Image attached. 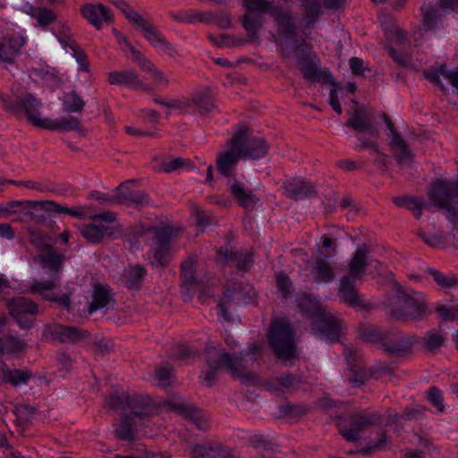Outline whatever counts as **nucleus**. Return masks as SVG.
<instances>
[{
    "label": "nucleus",
    "instance_id": "obj_16",
    "mask_svg": "<svg viewBox=\"0 0 458 458\" xmlns=\"http://www.w3.org/2000/svg\"><path fill=\"white\" fill-rule=\"evenodd\" d=\"M381 421L379 412H360L351 415L346 425L341 427V434L345 440L354 442L360 438V433L369 425L377 424Z\"/></svg>",
    "mask_w": 458,
    "mask_h": 458
},
{
    "label": "nucleus",
    "instance_id": "obj_19",
    "mask_svg": "<svg viewBox=\"0 0 458 458\" xmlns=\"http://www.w3.org/2000/svg\"><path fill=\"white\" fill-rule=\"evenodd\" d=\"M349 118L345 125L354 131L365 132L371 140L378 138V131L367 110L363 107H355L348 111Z\"/></svg>",
    "mask_w": 458,
    "mask_h": 458
},
{
    "label": "nucleus",
    "instance_id": "obj_61",
    "mask_svg": "<svg viewBox=\"0 0 458 458\" xmlns=\"http://www.w3.org/2000/svg\"><path fill=\"white\" fill-rule=\"evenodd\" d=\"M387 443V437L384 430L378 433V439L376 444H368L366 446L358 451L359 454L369 455L375 450H382Z\"/></svg>",
    "mask_w": 458,
    "mask_h": 458
},
{
    "label": "nucleus",
    "instance_id": "obj_37",
    "mask_svg": "<svg viewBox=\"0 0 458 458\" xmlns=\"http://www.w3.org/2000/svg\"><path fill=\"white\" fill-rule=\"evenodd\" d=\"M314 279L318 284H327L334 280L335 276V270L333 265L327 259H318L311 270Z\"/></svg>",
    "mask_w": 458,
    "mask_h": 458
},
{
    "label": "nucleus",
    "instance_id": "obj_50",
    "mask_svg": "<svg viewBox=\"0 0 458 458\" xmlns=\"http://www.w3.org/2000/svg\"><path fill=\"white\" fill-rule=\"evenodd\" d=\"M63 105L67 113H81L86 104L76 91H71L64 94Z\"/></svg>",
    "mask_w": 458,
    "mask_h": 458
},
{
    "label": "nucleus",
    "instance_id": "obj_49",
    "mask_svg": "<svg viewBox=\"0 0 458 458\" xmlns=\"http://www.w3.org/2000/svg\"><path fill=\"white\" fill-rule=\"evenodd\" d=\"M305 10V20L308 28H312L321 14L320 0H301Z\"/></svg>",
    "mask_w": 458,
    "mask_h": 458
},
{
    "label": "nucleus",
    "instance_id": "obj_38",
    "mask_svg": "<svg viewBox=\"0 0 458 458\" xmlns=\"http://www.w3.org/2000/svg\"><path fill=\"white\" fill-rule=\"evenodd\" d=\"M298 306L301 312L306 314L308 318L311 319V323L314 322L327 309L322 306L318 300L307 294L302 295L299 299Z\"/></svg>",
    "mask_w": 458,
    "mask_h": 458
},
{
    "label": "nucleus",
    "instance_id": "obj_11",
    "mask_svg": "<svg viewBox=\"0 0 458 458\" xmlns=\"http://www.w3.org/2000/svg\"><path fill=\"white\" fill-rule=\"evenodd\" d=\"M388 306L390 315L398 320L420 318L425 312L424 303L400 287Z\"/></svg>",
    "mask_w": 458,
    "mask_h": 458
},
{
    "label": "nucleus",
    "instance_id": "obj_25",
    "mask_svg": "<svg viewBox=\"0 0 458 458\" xmlns=\"http://www.w3.org/2000/svg\"><path fill=\"white\" fill-rule=\"evenodd\" d=\"M81 11L82 16L98 30L104 22L109 23L113 21L112 12L102 4H88L83 5Z\"/></svg>",
    "mask_w": 458,
    "mask_h": 458
},
{
    "label": "nucleus",
    "instance_id": "obj_52",
    "mask_svg": "<svg viewBox=\"0 0 458 458\" xmlns=\"http://www.w3.org/2000/svg\"><path fill=\"white\" fill-rule=\"evenodd\" d=\"M242 6L246 12L260 14L267 13L271 14V11L276 8L268 0H242Z\"/></svg>",
    "mask_w": 458,
    "mask_h": 458
},
{
    "label": "nucleus",
    "instance_id": "obj_55",
    "mask_svg": "<svg viewBox=\"0 0 458 458\" xmlns=\"http://www.w3.org/2000/svg\"><path fill=\"white\" fill-rule=\"evenodd\" d=\"M58 41L64 48L77 47L78 44L73 39L70 28L64 24H60L58 30L55 32Z\"/></svg>",
    "mask_w": 458,
    "mask_h": 458
},
{
    "label": "nucleus",
    "instance_id": "obj_1",
    "mask_svg": "<svg viewBox=\"0 0 458 458\" xmlns=\"http://www.w3.org/2000/svg\"><path fill=\"white\" fill-rule=\"evenodd\" d=\"M64 259V256L55 248L36 255L33 261L50 276V279L34 280L30 288L31 293H38L45 301L55 302L58 307L69 311L72 308V291L61 295L55 292L60 283Z\"/></svg>",
    "mask_w": 458,
    "mask_h": 458
},
{
    "label": "nucleus",
    "instance_id": "obj_2",
    "mask_svg": "<svg viewBox=\"0 0 458 458\" xmlns=\"http://www.w3.org/2000/svg\"><path fill=\"white\" fill-rule=\"evenodd\" d=\"M179 231L171 225L142 227L140 236L149 247L148 255L152 266L166 267L171 260V247Z\"/></svg>",
    "mask_w": 458,
    "mask_h": 458
},
{
    "label": "nucleus",
    "instance_id": "obj_56",
    "mask_svg": "<svg viewBox=\"0 0 458 458\" xmlns=\"http://www.w3.org/2000/svg\"><path fill=\"white\" fill-rule=\"evenodd\" d=\"M428 274L433 277L434 281L442 288H453L458 284V279L454 276H445L441 272L428 268Z\"/></svg>",
    "mask_w": 458,
    "mask_h": 458
},
{
    "label": "nucleus",
    "instance_id": "obj_44",
    "mask_svg": "<svg viewBox=\"0 0 458 458\" xmlns=\"http://www.w3.org/2000/svg\"><path fill=\"white\" fill-rule=\"evenodd\" d=\"M42 128L51 131L59 129L78 131L81 129V123L78 118L73 116L62 117L59 120L46 118V123L42 124Z\"/></svg>",
    "mask_w": 458,
    "mask_h": 458
},
{
    "label": "nucleus",
    "instance_id": "obj_33",
    "mask_svg": "<svg viewBox=\"0 0 458 458\" xmlns=\"http://www.w3.org/2000/svg\"><path fill=\"white\" fill-rule=\"evenodd\" d=\"M147 269L140 264L126 267L121 276L123 285L130 290H139L142 284Z\"/></svg>",
    "mask_w": 458,
    "mask_h": 458
},
{
    "label": "nucleus",
    "instance_id": "obj_36",
    "mask_svg": "<svg viewBox=\"0 0 458 458\" xmlns=\"http://www.w3.org/2000/svg\"><path fill=\"white\" fill-rule=\"evenodd\" d=\"M301 383V377L290 373H284L268 381L266 384V387L269 392L279 394L284 389L294 388Z\"/></svg>",
    "mask_w": 458,
    "mask_h": 458
},
{
    "label": "nucleus",
    "instance_id": "obj_41",
    "mask_svg": "<svg viewBox=\"0 0 458 458\" xmlns=\"http://www.w3.org/2000/svg\"><path fill=\"white\" fill-rule=\"evenodd\" d=\"M27 344L13 335H5L0 338V356L4 354L13 355L23 352Z\"/></svg>",
    "mask_w": 458,
    "mask_h": 458
},
{
    "label": "nucleus",
    "instance_id": "obj_57",
    "mask_svg": "<svg viewBox=\"0 0 458 458\" xmlns=\"http://www.w3.org/2000/svg\"><path fill=\"white\" fill-rule=\"evenodd\" d=\"M38 25L43 29L53 23L56 19V14L49 8L42 7L39 11H36L35 14H32Z\"/></svg>",
    "mask_w": 458,
    "mask_h": 458
},
{
    "label": "nucleus",
    "instance_id": "obj_46",
    "mask_svg": "<svg viewBox=\"0 0 458 458\" xmlns=\"http://www.w3.org/2000/svg\"><path fill=\"white\" fill-rule=\"evenodd\" d=\"M29 241L38 250L47 251L49 249L54 248L53 241L44 232L37 228L29 229Z\"/></svg>",
    "mask_w": 458,
    "mask_h": 458
},
{
    "label": "nucleus",
    "instance_id": "obj_40",
    "mask_svg": "<svg viewBox=\"0 0 458 458\" xmlns=\"http://www.w3.org/2000/svg\"><path fill=\"white\" fill-rule=\"evenodd\" d=\"M197 262V255H190L181 263V278L182 281V287H187L196 283L195 269Z\"/></svg>",
    "mask_w": 458,
    "mask_h": 458
},
{
    "label": "nucleus",
    "instance_id": "obj_5",
    "mask_svg": "<svg viewBox=\"0 0 458 458\" xmlns=\"http://www.w3.org/2000/svg\"><path fill=\"white\" fill-rule=\"evenodd\" d=\"M0 106L5 111L15 114L25 113L31 123L38 127L42 128V124L46 123V118L42 119L39 116L38 109L41 101L31 93L25 92L21 95L13 94L11 96L0 93Z\"/></svg>",
    "mask_w": 458,
    "mask_h": 458
},
{
    "label": "nucleus",
    "instance_id": "obj_63",
    "mask_svg": "<svg viewBox=\"0 0 458 458\" xmlns=\"http://www.w3.org/2000/svg\"><path fill=\"white\" fill-rule=\"evenodd\" d=\"M387 51L389 55L399 66L404 68H410L413 66L411 58L409 55L398 53L393 47H388Z\"/></svg>",
    "mask_w": 458,
    "mask_h": 458
},
{
    "label": "nucleus",
    "instance_id": "obj_30",
    "mask_svg": "<svg viewBox=\"0 0 458 458\" xmlns=\"http://www.w3.org/2000/svg\"><path fill=\"white\" fill-rule=\"evenodd\" d=\"M114 302L110 287L101 284H95L93 286L92 301L89 303L88 312L92 314L98 310L108 308Z\"/></svg>",
    "mask_w": 458,
    "mask_h": 458
},
{
    "label": "nucleus",
    "instance_id": "obj_43",
    "mask_svg": "<svg viewBox=\"0 0 458 458\" xmlns=\"http://www.w3.org/2000/svg\"><path fill=\"white\" fill-rule=\"evenodd\" d=\"M130 183V182H125L120 184L117 187L116 191H118V199L117 203L130 204L134 203L137 205H142L148 202V198L144 191H135V192H123V189L126 185Z\"/></svg>",
    "mask_w": 458,
    "mask_h": 458
},
{
    "label": "nucleus",
    "instance_id": "obj_58",
    "mask_svg": "<svg viewBox=\"0 0 458 458\" xmlns=\"http://www.w3.org/2000/svg\"><path fill=\"white\" fill-rule=\"evenodd\" d=\"M428 402L437 408L438 412H444L445 404L442 392L436 386H431L428 389Z\"/></svg>",
    "mask_w": 458,
    "mask_h": 458
},
{
    "label": "nucleus",
    "instance_id": "obj_48",
    "mask_svg": "<svg viewBox=\"0 0 458 458\" xmlns=\"http://www.w3.org/2000/svg\"><path fill=\"white\" fill-rule=\"evenodd\" d=\"M191 102L200 114H208L216 110L214 100L208 93H199L192 97Z\"/></svg>",
    "mask_w": 458,
    "mask_h": 458
},
{
    "label": "nucleus",
    "instance_id": "obj_45",
    "mask_svg": "<svg viewBox=\"0 0 458 458\" xmlns=\"http://www.w3.org/2000/svg\"><path fill=\"white\" fill-rule=\"evenodd\" d=\"M391 145L394 148V155L395 159L400 164H409L412 160V155L409 149L405 140L401 135L394 136V139L391 141Z\"/></svg>",
    "mask_w": 458,
    "mask_h": 458
},
{
    "label": "nucleus",
    "instance_id": "obj_60",
    "mask_svg": "<svg viewBox=\"0 0 458 458\" xmlns=\"http://www.w3.org/2000/svg\"><path fill=\"white\" fill-rule=\"evenodd\" d=\"M445 72V64L440 65L438 68H436L431 71H423V76L425 79L428 80L435 86L444 89V85L441 82L440 76L444 77V73Z\"/></svg>",
    "mask_w": 458,
    "mask_h": 458
},
{
    "label": "nucleus",
    "instance_id": "obj_51",
    "mask_svg": "<svg viewBox=\"0 0 458 458\" xmlns=\"http://www.w3.org/2000/svg\"><path fill=\"white\" fill-rule=\"evenodd\" d=\"M445 340V335L437 329L428 331L423 337L426 349L431 352H436L444 344Z\"/></svg>",
    "mask_w": 458,
    "mask_h": 458
},
{
    "label": "nucleus",
    "instance_id": "obj_13",
    "mask_svg": "<svg viewBox=\"0 0 458 458\" xmlns=\"http://www.w3.org/2000/svg\"><path fill=\"white\" fill-rule=\"evenodd\" d=\"M129 22L137 29H140L143 37L153 47L161 50L171 57L177 55L176 49L167 41L158 29L152 22L145 20L139 13H136Z\"/></svg>",
    "mask_w": 458,
    "mask_h": 458
},
{
    "label": "nucleus",
    "instance_id": "obj_6",
    "mask_svg": "<svg viewBox=\"0 0 458 458\" xmlns=\"http://www.w3.org/2000/svg\"><path fill=\"white\" fill-rule=\"evenodd\" d=\"M344 354L348 364V379L355 386L363 385L370 377L378 378L391 372L383 363L367 369L360 352L354 347H345Z\"/></svg>",
    "mask_w": 458,
    "mask_h": 458
},
{
    "label": "nucleus",
    "instance_id": "obj_32",
    "mask_svg": "<svg viewBox=\"0 0 458 458\" xmlns=\"http://www.w3.org/2000/svg\"><path fill=\"white\" fill-rule=\"evenodd\" d=\"M169 17L174 21L181 23L208 24L211 19V15L207 12L198 11L195 9H182L179 11H173L168 13Z\"/></svg>",
    "mask_w": 458,
    "mask_h": 458
},
{
    "label": "nucleus",
    "instance_id": "obj_10",
    "mask_svg": "<svg viewBox=\"0 0 458 458\" xmlns=\"http://www.w3.org/2000/svg\"><path fill=\"white\" fill-rule=\"evenodd\" d=\"M430 201L440 208L446 209V218L458 217V209L452 206L458 203V180L447 182L437 180L433 182L428 192Z\"/></svg>",
    "mask_w": 458,
    "mask_h": 458
},
{
    "label": "nucleus",
    "instance_id": "obj_28",
    "mask_svg": "<svg viewBox=\"0 0 458 458\" xmlns=\"http://www.w3.org/2000/svg\"><path fill=\"white\" fill-rule=\"evenodd\" d=\"M191 458H236L230 453L224 452L220 443L207 441L196 444L190 452Z\"/></svg>",
    "mask_w": 458,
    "mask_h": 458
},
{
    "label": "nucleus",
    "instance_id": "obj_8",
    "mask_svg": "<svg viewBox=\"0 0 458 458\" xmlns=\"http://www.w3.org/2000/svg\"><path fill=\"white\" fill-rule=\"evenodd\" d=\"M26 203L30 208L38 207L45 211L66 214L78 219H102L106 224H113L116 220L115 213L109 210L98 214L94 213L92 205L79 206L70 208L53 200H29Z\"/></svg>",
    "mask_w": 458,
    "mask_h": 458
},
{
    "label": "nucleus",
    "instance_id": "obj_4",
    "mask_svg": "<svg viewBox=\"0 0 458 458\" xmlns=\"http://www.w3.org/2000/svg\"><path fill=\"white\" fill-rule=\"evenodd\" d=\"M267 340L276 357L285 365H290L292 360L299 358L293 329L285 318H279L272 321Z\"/></svg>",
    "mask_w": 458,
    "mask_h": 458
},
{
    "label": "nucleus",
    "instance_id": "obj_64",
    "mask_svg": "<svg viewBox=\"0 0 458 458\" xmlns=\"http://www.w3.org/2000/svg\"><path fill=\"white\" fill-rule=\"evenodd\" d=\"M301 71L302 72L303 77L308 81H314L321 80L322 72L318 69V67L314 64L310 62L304 64L301 66Z\"/></svg>",
    "mask_w": 458,
    "mask_h": 458
},
{
    "label": "nucleus",
    "instance_id": "obj_35",
    "mask_svg": "<svg viewBox=\"0 0 458 458\" xmlns=\"http://www.w3.org/2000/svg\"><path fill=\"white\" fill-rule=\"evenodd\" d=\"M369 250L367 247L358 249L348 265L351 278L360 279L365 274V268L369 265L367 259Z\"/></svg>",
    "mask_w": 458,
    "mask_h": 458
},
{
    "label": "nucleus",
    "instance_id": "obj_53",
    "mask_svg": "<svg viewBox=\"0 0 458 458\" xmlns=\"http://www.w3.org/2000/svg\"><path fill=\"white\" fill-rule=\"evenodd\" d=\"M225 258L228 261L233 262L236 267L242 271H248L253 263L252 256L250 253L231 251L226 253Z\"/></svg>",
    "mask_w": 458,
    "mask_h": 458
},
{
    "label": "nucleus",
    "instance_id": "obj_18",
    "mask_svg": "<svg viewBox=\"0 0 458 458\" xmlns=\"http://www.w3.org/2000/svg\"><path fill=\"white\" fill-rule=\"evenodd\" d=\"M417 342L415 335L392 330L385 335L384 350L392 355L403 356L412 350Z\"/></svg>",
    "mask_w": 458,
    "mask_h": 458
},
{
    "label": "nucleus",
    "instance_id": "obj_42",
    "mask_svg": "<svg viewBox=\"0 0 458 458\" xmlns=\"http://www.w3.org/2000/svg\"><path fill=\"white\" fill-rule=\"evenodd\" d=\"M358 143L355 145L356 149H370L374 155V162L382 167H386V156L378 149L377 140H367L363 136H358Z\"/></svg>",
    "mask_w": 458,
    "mask_h": 458
},
{
    "label": "nucleus",
    "instance_id": "obj_59",
    "mask_svg": "<svg viewBox=\"0 0 458 458\" xmlns=\"http://www.w3.org/2000/svg\"><path fill=\"white\" fill-rule=\"evenodd\" d=\"M423 14V25L428 29L435 26L437 20V11L430 4H424L420 8Z\"/></svg>",
    "mask_w": 458,
    "mask_h": 458
},
{
    "label": "nucleus",
    "instance_id": "obj_62",
    "mask_svg": "<svg viewBox=\"0 0 458 458\" xmlns=\"http://www.w3.org/2000/svg\"><path fill=\"white\" fill-rule=\"evenodd\" d=\"M251 446L259 451H273L275 445L263 435H255L250 438Z\"/></svg>",
    "mask_w": 458,
    "mask_h": 458
},
{
    "label": "nucleus",
    "instance_id": "obj_29",
    "mask_svg": "<svg viewBox=\"0 0 458 458\" xmlns=\"http://www.w3.org/2000/svg\"><path fill=\"white\" fill-rule=\"evenodd\" d=\"M356 280L344 276L340 281L338 295L342 302L351 307H363L364 303L355 288Z\"/></svg>",
    "mask_w": 458,
    "mask_h": 458
},
{
    "label": "nucleus",
    "instance_id": "obj_9",
    "mask_svg": "<svg viewBox=\"0 0 458 458\" xmlns=\"http://www.w3.org/2000/svg\"><path fill=\"white\" fill-rule=\"evenodd\" d=\"M271 16L276 21L279 38L276 40L283 56H288V44L291 43L295 49L306 46L304 40L299 42L296 39V26L293 13L290 11H283L279 8L271 11Z\"/></svg>",
    "mask_w": 458,
    "mask_h": 458
},
{
    "label": "nucleus",
    "instance_id": "obj_34",
    "mask_svg": "<svg viewBox=\"0 0 458 458\" xmlns=\"http://www.w3.org/2000/svg\"><path fill=\"white\" fill-rule=\"evenodd\" d=\"M2 381L4 384H10L14 387L21 385H27L29 380L32 377V373L29 369H10L6 364H4L2 369Z\"/></svg>",
    "mask_w": 458,
    "mask_h": 458
},
{
    "label": "nucleus",
    "instance_id": "obj_15",
    "mask_svg": "<svg viewBox=\"0 0 458 458\" xmlns=\"http://www.w3.org/2000/svg\"><path fill=\"white\" fill-rule=\"evenodd\" d=\"M10 315L15 319L21 328L29 329L33 326L35 317L38 313V306L33 301L17 297L8 301Z\"/></svg>",
    "mask_w": 458,
    "mask_h": 458
},
{
    "label": "nucleus",
    "instance_id": "obj_20",
    "mask_svg": "<svg viewBox=\"0 0 458 458\" xmlns=\"http://www.w3.org/2000/svg\"><path fill=\"white\" fill-rule=\"evenodd\" d=\"M107 82L110 85L127 87L135 90L153 91L150 84H146L140 80L135 70H115L107 73Z\"/></svg>",
    "mask_w": 458,
    "mask_h": 458
},
{
    "label": "nucleus",
    "instance_id": "obj_47",
    "mask_svg": "<svg viewBox=\"0 0 458 458\" xmlns=\"http://www.w3.org/2000/svg\"><path fill=\"white\" fill-rule=\"evenodd\" d=\"M264 21L265 18L263 14L260 13L246 12L242 17V26L250 36L258 34Z\"/></svg>",
    "mask_w": 458,
    "mask_h": 458
},
{
    "label": "nucleus",
    "instance_id": "obj_39",
    "mask_svg": "<svg viewBox=\"0 0 458 458\" xmlns=\"http://www.w3.org/2000/svg\"><path fill=\"white\" fill-rule=\"evenodd\" d=\"M139 417H134L132 412L125 416L115 429V436L120 440H131L133 438V428L144 425Z\"/></svg>",
    "mask_w": 458,
    "mask_h": 458
},
{
    "label": "nucleus",
    "instance_id": "obj_27",
    "mask_svg": "<svg viewBox=\"0 0 458 458\" xmlns=\"http://www.w3.org/2000/svg\"><path fill=\"white\" fill-rule=\"evenodd\" d=\"M24 45V39L18 34H11L0 39V61L13 64Z\"/></svg>",
    "mask_w": 458,
    "mask_h": 458
},
{
    "label": "nucleus",
    "instance_id": "obj_3",
    "mask_svg": "<svg viewBox=\"0 0 458 458\" xmlns=\"http://www.w3.org/2000/svg\"><path fill=\"white\" fill-rule=\"evenodd\" d=\"M207 364L209 369L200 376V379L202 384L208 386L215 383L218 369L229 370L234 378L241 380L243 384H254L256 382V376L246 371L242 352L233 355L222 352L217 353L216 356L209 352L207 358Z\"/></svg>",
    "mask_w": 458,
    "mask_h": 458
},
{
    "label": "nucleus",
    "instance_id": "obj_7",
    "mask_svg": "<svg viewBox=\"0 0 458 458\" xmlns=\"http://www.w3.org/2000/svg\"><path fill=\"white\" fill-rule=\"evenodd\" d=\"M108 408L114 411L125 412L130 411L134 417H139L142 422L148 421L156 414V407L148 397L131 396L125 393L122 394H111L106 400Z\"/></svg>",
    "mask_w": 458,
    "mask_h": 458
},
{
    "label": "nucleus",
    "instance_id": "obj_12",
    "mask_svg": "<svg viewBox=\"0 0 458 458\" xmlns=\"http://www.w3.org/2000/svg\"><path fill=\"white\" fill-rule=\"evenodd\" d=\"M233 135H239L240 143L237 148L242 159H259L264 157L269 146L262 137L251 136L250 128L245 124L238 126Z\"/></svg>",
    "mask_w": 458,
    "mask_h": 458
},
{
    "label": "nucleus",
    "instance_id": "obj_31",
    "mask_svg": "<svg viewBox=\"0 0 458 458\" xmlns=\"http://www.w3.org/2000/svg\"><path fill=\"white\" fill-rule=\"evenodd\" d=\"M393 203L397 208H404L409 210L417 219H420L422 211L430 207L422 197L410 195L396 196L393 198Z\"/></svg>",
    "mask_w": 458,
    "mask_h": 458
},
{
    "label": "nucleus",
    "instance_id": "obj_26",
    "mask_svg": "<svg viewBox=\"0 0 458 458\" xmlns=\"http://www.w3.org/2000/svg\"><path fill=\"white\" fill-rule=\"evenodd\" d=\"M90 220L91 223L87 224L81 228V234L87 242L98 244L101 242L106 236L112 234L111 224H106L102 219Z\"/></svg>",
    "mask_w": 458,
    "mask_h": 458
},
{
    "label": "nucleus",
    "instance_id": "obj_23",
    "mask_svg": "<svg viewBox=\"0 0 458 458\" xmlns=\"http://www.w3.org/2000/svg\"><path fill=\"white\" fill-rule=\"evenodd\" d=\"M284 194L290 199L299 200L311 198L317 194L313 183L301 177H294L284 183Z\"/></svg>",
    "mask_w": 458,
    "mask_h": 458
},
{
    "label": "nucleus",
    "instance_id": "obj_54",
    "mask_svg": "<svg viewBox=\"0 0 458 458\" xmlns=\"http://www.w3.org/2000/svg\"><path fill=\"white\" fill-rule=\"evenodd\" d=\"M387 332H381L378 328L374 327H365L360 329V337L369 343H381L384 347L385 335Z\"/></svg>",
    "mask_w": 458,
    "mask_h": 458
},
{
    "label": "nucleus",
    "instance_id": "obj_24",
    "mask_svg": "<svg viewBox=\"0 0 458 458\" xmlns=\"http://www.w3.org/2000/svg\"><path fill=\"white\" fill-rule=\"evenodd\" d=\"M167 407L179 413L185 419L191 421L197 428L200 430H207L208 423L206 419L203 418L201 411L196 409L194 406L179 401H168L166 403Z\"/></svg>",
    "mask_w": 458,
    "mask_h": 458
},
{
    "label": "nucleus",
    "instance_id": "obj_22",
    "mask_svg": "<svg viewBox=\"0 0 458 458\" xmlns=\"http://www.w3.org/2000/svg\"><path fill=\"white\" fill-rule=\"evenodd\" d=\"M226 185L231 197L240 207L245 209H252L259 202V198L253 191L236 178L228 179Z\"/></svg>",
    "mask_w": 458,
    "mask_h": 458
},
{
    "label": "nucleus",
    "instance_id": "obj_21",
    "mask_svg": "<svg viewBox=\"0 0 458 458\" xmlns=\"http://www.w3.org/2000/svg\"><path fill=\"white\" fill-rule=\"evenodd\" d=\"M89 331L81 328L55 324L45 328V335L50 336L53 341L60 343L75 344L89 336Z\"/></svg>",
    "mask_w": 458,
    "mask_h": 458
},
{
    "label": "nucleus",
    "instance_id": "obj_14",
    "mask_svg": "<svg viewBox=\"0 0 458 458\" xmlns=\"http://www.w3.org/2000/svg\"><path fill=\"white\" fill-rule=\"evenodd\" d=\"M311 325L317 336L333 343L339 341L340 335L345 328L342 319L327 309Z\"/></svg>",
    "mask_w": 458,
    "mask_h": 458
},
{
    "label": "nucleus",
    "instance_id": "obj_17",
    "mask_svg": "<svg viewBox=\"0 0 458 458\" xmlns=\"http://www.w3.org/2000/svg\"><path fill=\"white\" fill-rule=\"evenodd\" d=\"M240 143L239 135H233L226 143V149L217 154L216 164L218 172L225 177L234 178L236 165L242 156L237 149Z\"/></svg>",
    "mask_w": 458,
    "mask_h": 458
}]
</instances>
